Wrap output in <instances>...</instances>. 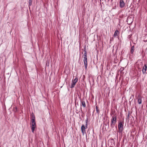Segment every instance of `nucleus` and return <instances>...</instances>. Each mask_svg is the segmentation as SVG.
I'll list each match as a JSON object with an SVG mask.
<instances>
[{
  "instance_id": "1",
  "label": "nucleus",
  "mask_w": 147,
  "mask_h": 147,
  "mask_svg": "<svg viewBox=\"0 0 147 147\" xmlns=\"http://www.w3.org/2000/svg\"><path fill=\"white\" fill-rule=\"evenodd\" d=\"M85 53L84 54V57L83 61L84 63V65L85 69H86L87 67V52L86 49H84Z\"/></svg>"
},
{
  "instance_id": "2",
  "label": "nucleus",
  "mask_w": 147,
  "mask_h": 147,
  "mask_svg": "<svg viewBox=\"0 0 147 147\" xmlns=\"http://www.w3.org/2000/svg\"><path fill=\"white\" fill-rule=\"evenodd\" d=\"M30 123L32 132L34 133V129L36 127V125L35 121H34L33 120H31Z\"/></svg>"
},
{
  "instance_id": "3",
  "label": "nucleus",
  "mask_w": 147,
  "mask_h": 147,
  "mask_svg": "<svg viewBox=\"0 0 147 147\" xmlns=\"http://www.w3.org/2000/svg\"><path fill=\"white\" fill-rule=\"evenodd\" d=\"M116 118L115 116H113L112 117V119L111 120V126L112 127H113V125H114L116 122Z\"/></svg>"
},
{
  "instance_id": "4",
  "label": "nucleus",
  "mask_w": 147,
  "mask_h": 147,
  "mask_svg": "<svg viewBox=\"0 0 147 147\" xmlns=\"http://www.w3.org/2000/svg\"><path fill=\"white\" fill-rule=\"evenodd\" d=\"M78 81V78H76L74 80H72L70 87L72 88H74Z\"/></svg>"
},
{
  "instance_id": "5",
  "label": "nucleus",
  "mask_w": 147,
  "mask_h": 147,
  "mask_svg": "<svg viewBox=\"0 0 147 147\" xmlns=\"http://www.w3.org/2000/svg\"><path fill=\"white\" fill-rule=\"evenodd\" d=\"M118 127L119 130L120 132H121L123 131V123L121 122H120L118 124Z\"/></svg>"
},
{
  "instance_id": "6",
  "label": "nucleus",
  "mask_w": 147,
  "mask_h": 147,
  "mask_svg": "<svg viewBox=\"0 0 147 147\" xmlns=\"http://www.w3.org/2000/svg\"><path fill=\"white\" fill-rule=\"evenodd\" d=\"M87 127L84 126V125H82L81 127V131L82 132V133L83 134H84L85 132V129H86Z\"/></svg>"
},
{
  "instance_id": "7",
  "label": "nucleus",
  "mask_w": 147,
  "mask_h": 147,
  "mask_svg": "<svg viewBox=\"0 0 147 147\" xmlns=\"http://www.w3.org/2000/svg\"><path fill=\"white\" fill-rule=\"evenodd\" d=\"M138 102L139 104H140L142 103V98L140 95L138 96Z\"/></svg>"
},
{
  "instance_id": "8",
  "label": "nucleus",
  "mask_w": 147,
  "mask_h": 147,
  "mask_svg": "<svg viewBox=\"0 0 147 147\" xmlns=\"http://www.w3.org/2000/svg\"><path fill=\"white\" fill-rule=\"evenodd\" d=\"M125 6V3L123 0H120V6L121 8H123Z\"/></svg>"
},
{
  "instance_id": "9",
  "label": "nucleus",
  "mask_w": 147,
  "mask_h": 147,
  "mask_svg": "<svg viewBox=\"0 0 147 147\" xmlns=\"http://www.w3.org/2000/svg\"><path fill=\"white\" fill-rule=\"evenodd\" d=\"M147 67L146 64L144 65V66L143 67L142 70V73L143 74H144L146 72V71L147 69Z\"/></svg>"
},
{
  "instance_id": "10",
  "label": "nucleus",
  "mask_w": 147,
  "mask_h": 147,
  "mask_svg": "<svg viewBox=\"0 0 147 147\" xmlns=\"http://www.w3.org/2000/svg\"><path fill=\"white\" fill-rule=\"evenodd\" d=\"M119 34V31L117 30H116L115 32V33L114 34L113 36L114 37H116L117 36H118Z\"/></svg>"
},
{
  "instance_id": "11",
  "label": "nucleus",
  "mask_w": 147,
  "mask_h": 147,
  "mask_svg": "<svg viewBox=\"0 0 147 147\" xmlns=\"http://www.w3.org/2000/svg\"><path fill=\"white\" fill-rule=\"evenodd\" d=\"M80 105L81 106L82 105L84 107H85L86 106V105L85 101L82 100V101H81V104Z\"/></svg>"
},
{
  "instance_id": "12",
  "label": "nucleus",
  "mask_w": 147,
  "mask_h": 147,
  "mask_svg": "<svg viewBox=\"0 0 147 147\" xmlns=\"http://www.w3.org/2000/svg\"><path fill=\"white\" fill-rule=\"evenodd\" d=\"M134 46H132L131 48V53L132 54L134 51Z\"/></svg>"
},
{
  "instance_id": "13",
  "label": "nucleus",
  "mask_w": 147,
  "mask_h": 147,
  "mask_svg": "<svg viewBox=\"0 0 147 147\" xmlns=\"http://www.w3.org/2000/svg\"><path fill=\"white\" fill-rule=\"evenodd\" d=\"M96 112L98 113L99 114L100 113L99 110L98 109V107L97 106H96Z\"/></svg>"
},
{
  "instance_id": "14",
  "label": "nucleus",
  "mask_w": 147,
  "mask_h": 147,
  "mask_svg": "<svg viewBox=\"0 0 147 147\" xmlns=\"http://www.w3.org/2000/svg\"><path fill=\"white\" fill-rule=\"evenodd\" d=\"M32 0H29V6H31L32 4Z\"/></svg>"
},
{
  "instance_id": "15",
  "label": "nucleus",
  "mask_w": 147,
  "mask_h": 147,
  "mask_svg": "<svg viewBox=\"0 0 147 147\" xmlns=\"http://www.w3.org/2000/svg\"><path fill=\"white\" fill-rule=\"evenodd\" d=\"M32 119L31 120H33L34 121H35V117L34 115H32Z\"/></svg>"
},
{
  "instance_id": "16",
  "label": "nucleus",
  "mask_w": 147,
  "mask_h": 147,
  "mask_svg": "<svg viewBox=\"0 0 147 147\" xmlns=\"http://www.w3.org/2000/svg\"><path fill=\"white\" fill-rule=\"evenodd\" d=\"M87 123H88V119H87L86 121V127H87Z\"/></svg>"
},
{
  "instance_id": "17",
  "label": "nucleus",
  "mask_w": 147,
  "mask_h": 147,
  "mask_svg": "<svg viewBox=\"0 0 147 147\" xmlns=\"http://www.w3.org/2000/svg\"><path fill=\"white\" fill-rule=\"evenodd\" d=\"M141 63V65H142V63Z\"/></svg>"
},
{
  "instance_id": "18",
  "label": "nucleus",
  "mask_w": 147,
  "mask_h": 147,
  "mask_svg": "<svg viewBox=\"0 0 147 147\" xmlns=\"http://www.w3.org/2000/svg\"><path fill=\"white\" fill-rule=\"evenodd\" d=\"M129 36V37H130V35H129V36Z\"/></svg>"
},
{
  "instance_id": "19",
  "label": "nucleus",
  "mask_w": 147,
  "mask_h": 147,
  "mask_svg": "<svg viewBox=\"0 0 147 147\" xmlns=\"http://www.w3.org/2000/svg\"><path fill=\"white\" fill-rule=\"evenodd\" d=\"M129 36V37H130V35H129V36Z\"/></svg>"
}]
</instances>
